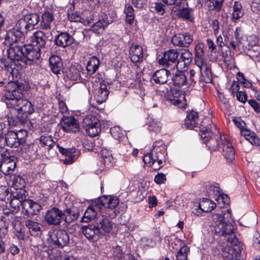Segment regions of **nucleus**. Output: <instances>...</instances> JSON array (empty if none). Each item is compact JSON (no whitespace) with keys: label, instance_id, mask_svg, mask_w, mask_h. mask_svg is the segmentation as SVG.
<instances>
[{"label":"nucleus","instance_id":"f257e3e1","mask_svg":"<svg viewBox=\"0 0 260 260\" xmlns=\"http://www.w3.org/2000/svg\"><path fill=\"white\" fill-rule=\"evenodd\" d=\"M24 85L18 82H10L5 87V93L2 100L8 108L15 109L23 114H31L34 112L31 103L22 99Z\"/></svg>","mask_w":260,"mask_h":260},{"label":"nucleus","instance_id":"f03ea898","mask_svg":"<svg viewBox=\"0 0 260 260\" xmlns=\"http://www.w3.org/2000/svg\"><path fill=\"white\" fill-rule=\"evenodd\" d=\"M230 217L231 213L229 210L214 214L212 218L215 224L214 231L216 234L223 236L228 243L236 245L238 240L234 235L233 225L228 220Z\"/></svg>","mask_w":260,"mask_h":260},{"label":"nucleus","instance_id":"7ed1b4c3","mask_svg":"<svg viewBox=\"0 0 260 260\" xmlns=\"http://www.w3.org/2000/svg\"><path fill=\"white\" fill-rule=\"evenodd\" d=\"M118 200L114 197L110 196H104L99 198L94 203H92L85 211L82 221L88 222L94 219L97 214V211H101L103 208L114 209L118 204Z\"/></svg>","mask_w":260,"mask_h":260},{"label":"nucleus","instance_id":"20e7f679","mask_svg":"<svg viewBox=\"0 0 260 260\" xmlns=\"http://www.w3.org/2000/svg\"><path fill=\"white\" fill-rule=\"evenodd\" d=\"M204 48L203 43H199L195 47L194 62L200 69L201 77L200 81L211 83L212 81V74L210 65L207 63L204 58Z\"/></svg>","mask_w":260,"mask_h":260},{"label":"nucleus","instance_id":"39448f33","mask_svg":"<svg viewBox=\"0 0 260 260\" xmlns=\"http://www.w3.org/2000/svg\"><path fill=\"white\" fill-rule=\"evenodd\" d=\"M166 152V146L162 142H155L151 152L144 156L143 161L148 166H152L154 170L159 169L162 167V159Z\"/></svg>","mask_w":260,"mask_h":260},{"label":"nucleus","instance_id":"423d86ee","mask_svg":"<svg viewBox=\"0 0 260 260\" xmlns=\"http://www.w3.org/2000/svg\"><path fill=\"white\" fill-rule=\"evenodd\" d=\"M219 139H216L217 144L208 146L212 150L219 148L222 150L224 156L229 161H232L235 158V151L231 142L223 135H219Z\"/></svg>","mask_w":260,"mask_h":260},{"label":"nucleus","instance_id":"0eeeda50","mask_svg":"<svg viewBox=\"0 0 260 260\" xmlns=\"http://www.w3.org/2000/svg\"><path fill=\"white\" fill-rule=\"evenodd\" d=\"M82 125L88 135L91 137L99 135L101 132V123L95 115L89 113L83 119Z\"/></svg>","mask_w":260,"mask_h":260},{"label":"nucleus","instance_id":"6e6552de","mask_svg":"<svg viewBox=\"0 0 260 260\" xmlns=\"http://www.w3.org/2000/svg\"><path fill=\"white\" fill-rule=\"evenodd\" d=\"M179 53L175 49H170L166 52L158 60L159 64L170 68L171 70L178 69V65L181 62L178 60Z\"/></svg>","mask_w":260,"mask_h":260},{"label":"nucleus","instance_id":"1a4fd4ad","mask_svg":"<svg viewBox=\"0 0 260 260\" xmlns=\"http://www.w3.org/2000/svg\"><path fill=\"white\" fill-rule=\"evenodd\" d=\"M27 135V132L20 130L17 132L9 131L5 135V142L10 147L17 148L25 142L23 137Z\"/></svg>","mask_w":260,"mask_h":260},{"label":"nucleus","instance_id":"9d476101","mask_svg":"<svg viewBox=\"0 0 260 260\" xmlns=\"http://www.w3.org/2000/svg\"><path fill=\"white\" fill-rule=\"evenodd\" d=\"M25 30L24 28L21 29L18 27V22L16 27L7 32L5 36V41L4 43L6 45L12 44H22L23 43V31Z\"/></svg>","mask_w":260,"mask_h":260},{"label":"nucleus","instance_id":"9b49d317","mask_svg":"<svg viewBox=\"0 0 260 260\" xmlns=\"http://www.w3.org/2000/svg\"><path fill=\"white\" fill-rule=\"evenodd\" d=\"M23 64L19 63L22 67L31 64V62L39 58L41 55V48L31 44L24 45Z\"/></svg>","mask_w":260,"mask_h":260},{"label":"nucleus","instance_id":"f8f14e48","mask_svg":"<svg viewBox=\"0 0 260 260\" xmlns=\"http://www.w3.org/2000/svg\"><path fill=\"white\" fill-rule=\"evenodd\" d=\"M165 98L170 103L180 108H185V95L181 90L175 88H171L170 90L167 92Z\"/></svg>","mask_w":260,"mask_h":260},{"label":"nucleus","instance_id":"ddd939ff","mask_svg":"<svg viewBox=\"0 0 260 260\" xmlns=\"http://www.w3.org/2000/svg\"><path fill=\"white\" fill-rule=\"evenodd\" d=\"M52 39L50 31L45 32L43 30L36 31L31 37L32 42L41 49L46 48L47 44L50 42Z\"/></svg>","mask_w":260,"mask_h":260},{"label":"nucleus","instance_id":"4468645a","mask_svg":"<svg viewBox=\"0 0 260 260\" xmlns=\"http://www.w3.org/2000/svg\"><path fill=\"white\" fill-rule=\"evenodd\" d=\"M12 44L9 45L10 48L7 50L8 58L12 61H17L18 63L23 64L24 45Z\"/></svg>","mask_w":260,"mask_h":260},{"label":"nucleus","instance_id":"2eb2a0df","mask_svg":"<svg viewBox=\"0 0 260 260\" xmlns=\"http://www.w3.org/2000/svg\"><path fill=\"white\" fill-rule=\"evenodd\" d=\"M63 219V213L58 208L53 207L49 210L45 215V219L50 225H57Z\"/></svg>","mask_w":260,"mask_h":260},{"label":"nucleus","instance_id":"dca6fc26","mask_svg":"<svg viewBox=\"0 0 260 260\" xmlns=\"http://www.w3.org/2000/svg\"><path fill=\"white\" fill-rule=\"evenodd\" d=\"M50 238L51 242L59 248L66 246L70 241L68 234L62 230L53 232L51 235Z\"/></svg>","mask_w":260,"mask_h":260},{"label":"nucleus","instance_id":"f3484780","mask_svg":"<svg viewBox=\"0 0 260 260\" xmlns=\"http://www.w3.org/2000/svg\"><path fill=\"white\" fill-rule=\"evenodd\" d=\"M40 21V16L36 13L26 15L24 18L20 20L18 22V27L24 29L26 31L31 29Z\"/></svg>","mask_w":260,"mask_h":260},{"label":"nucleus","instance_id":"a211bd4d","mask_svg":"<svg viewBox=\"0 0 260 260\" xmlns=\"http://www.w3.org/2000/svg\"><path fill=\"white\" fill-rule=\"evenodd\" d=\"M63 130L67 133H76L79 131L78 122L72 116H64L61 118L60 122Z\"/></svg>","mask_w":260,"mask_h":260},{"label":"nucleus","instance_id":"6ab92c4d","mask_svg":"<svg viewBox=\"0 0 260 260\" xmlns=\"http://www.w3.org/2000/svg\"><path fill=\"white\" fill-rule=\"evenodd\" d=\"M81 231L84 236L91 241L98 240L100 236V232L96 224L83 225L81 228Z\"/></svg>","mask_w":260,"mask_h":260},{"label":"nucleus","instance_id":"aec40b11","mask_svg":"<svg viewBox=\"0 0 260 260\" xmlns=\"http://www.w3.org/2000/svg\"><path fill=\"white\" fill-rule=\"evenodd\" d=\"M16 157L14 156H8L0 160V171L5 175L11 174L16 168Z\"/></svg>","mask_w":260,"mask_h":260},{"label":"nucleus","instance_id":"412c9836","mask_svg":"<svg viewBox=\"0 0 260 260\" xmlns=\"http://www.w3.org/2000/svg\"><path fill=\"white\" fill-rule=\"evenodd\" d=\"M129 58L136 66L142 62L144 59L142 47L139 45H132L129 49Z\"/></svg>","mask_w":260,"mask_h":260},{"label":"nucleus","instance_id":"4be33fe9","mask_svg":"<svg viewBox=\"0 0 260 260\" xmlns=\"http://www.w3.org/2000/svg\"><path fill=\"white\" fill-rule=\"evenodd\" d=\"M41 209L40 205L30 200L25 199L22 202V212L25 215L30 216L37 214Z\"/></svg>","mask_w":260,"mask_h":260},{"label":"nucleus","instance_id":"5701e85b","mask_svg":"<svg viewBox=\"0 0 260 260\" xmlns=\"http://www.w3.org/2000/svg\"><path fill=\"white\" fill-rule=\"evenodd\" d=\"M240 252L239 247L237 245L227 246L222 248L221 255L223 258L226 260L236 259Z\"/></svg>","mask_w":260,"mask_h":260},{"label":"nucleus","instance_id":"b1692460","mask_svg":"<svg viewBox=\"0 0 260 260\" xmlns=\"http://www.w3.org/2000/svg\"><path fill=\"white\" fill-rule=\"evenodd\" d=\"M55 44L60 47L66 48L71 45L74 39L71 35L67 32H60L55 38Z\"/></svg>","mask_w":260,"mask_h":260},{"label":"nucleus","instance_id":"393cba45","mask_svg":"<svg viewBox=\"0 0 260 260\" xmlns=\"http://www.w3.org/2000/svg\"><path fill=\"white\" fill-rule=\"evenodd\" d=\"M57 147L60 153L66 155L67 157L63 159V162L65 164H71L76 159H77L79 155V151L75 150L73 149H67L60 147L58 144H57Z\"/></svg>","mask_w":260,"mask_h":260},{"label":"nucleus","instance_id":"a878e982","mask_svg":"<svg viewBox=\"0 0 260 260\" xmlns=\"http://www.w3.org/2000/svg\"><path fill=\"white\" fill-rule=\"evenodd\" d=\"M108 25L107 15L102 13L99 17V20L91 26V30L96 34H102Z\"/></svg>","mask_w":260,"mask_h":260},{"label":"nucleus","instance_id":"bb28decb","mask_svg":"<svg viewBox=\"0 0 260 260\" xmlns=\"http://www.w3.org/2000/svg\"><path fill=\"white\" fill-rule=\"evenodd\" d=\"M170 74V71L162 69L157 70L154 73L152 76L151 80L156 84H163L167 82Z\"/></svg>","mask_w":260,"mask_h":260},{"label":"nucleus","instance_id":"cd10ccee","mask_svg":"<svg viewBox=\"0 0 260 260\" xmlns=\"http://www.w3.org/2000/svg\"><path fill=\"white\" fill-rule=\"evenodd\" d=\"M96 225L99 229L100 235L109 233L113 229L112 221L108 218H103L100 219Z\"/></svg>","mask_w":260,"mask_h":260},{"label":"nucleus","instance_id":"c85d7f7f","mask_svg":"<svg viewBox=\"0 0 260 260\" xmlns=\"http://www.w3.org/2000/svg\"><path fill=\"white\" fill-rule=\"evenodd\" d=\"M108 95L107 84L105 83H100V86L97 89L94 95L96 102L100 104L102 103L107 99Z\"/></svg>","mask_w":260,"mask_h":260},{"label":"nucleus","instance_id":"c756f323","mask_svg":"<svg viewBox=\"0 0 260 260\" xmlns=\"http://www.w3.org/2000/svg\"><path fill=\"white\" fill-rule=\"evenodd\" d=\"M23 194L24 190H20L12 197L10 205L14 210H18L20 205L22 206V202L25 199V196Z\"/></svg>","mask_w":260,"mask_h":260},{"label":"nucleus","instance_id":"7c9ffc66","mask_svg":"<svg viewBox=\"0 0 260 260\" xmlns=\"http://www.w3.org/2000/svg\"><path fill=\"white\" fill-rule=\"evenodd\" d=\"M49 64L51 71L55 74H58L61 71L62 63L61 58L57 55H52L49 58Z\"/></svg>","mask_w":260,"mask_h":260},{"label":"nucleus","instance_id":"2f4dec72","mask_svg":"<svg viewBox=\"0 0 260 260\" xmlns=\"http://www.w3.org/2000/svg\"><path fill=\"white\" fill-rule=\"evenodd\" d=\"M54 19V15L52 13L48 11L45 12L42 15V20L40 23L41 28L45 30L50 29Z\"/></svg>","mask_w":260,"mask_h":260},{"label":"nucleus","instance_id":"473e14b6","mask_svg":"<svg viewBox=\"0 0 260 260\" xmlns=\"http://www.w3.org/2000/svg\"><path fill=\"white\" fill-rule=\"evenodd\" d=\"M240 133L241 136H243L252 145L257 146L260 148V138L257 137L254 132L248 129H242Z\"/></svg>","mask_w":260,"mask_h":260},{"label":"nucleus","instance_id":"72a5a7b5","mask_svg":"<svg viewBox=\"0 0 260 260\" xmlns=\"http://www.w3.org/2000/svg\"><path fill=\"white\" fill-rule=\"evenodd\" d=\"M63 213V219L68 223H71L76 220L79 217V212L75 208H67Z\"/></svg>","mask_w":260,"mask_h":260},{"label":"nucleus","instance_id":"f704fd0d","mask_svg":"<svg viewBox=\"0 0 260 260\" xmlns=\"http://www.w3.org/2000/svg\"><path fill=\"white\" fill-rule=\"evenodd\" d=\"M173 84L177 87H181L187 83L186 76L183 71H178L172 77Z\"/></svg>","mask_w":260,"mask_h":260},{"label":"nucleus","instance_id":"c9c22d12","mask_svg":"<svg viewBox=\"0 0 260 260\" xmlns=\"http://www.w3.org/2000/svg\"><path fill=\"white\" fill-rule=\"evenodd\" d=\"M198 113L194 111L188 113L185 121L186 127L189 129H193L197 126L198 120Z\"/></svg>","mask_w":260,"mask_h":260},{"label":"nucleus","instance_id":"e433bc0d","mask_svg":"<svg viewBox=\"0 0 260 260\" xmlns=\"http://www.w3.org/2000/svg\"><path fill=\"white\" fill-rule=\"evenodd\" d=\"M82 71L83 68L80 65L72 66L70 68L67 76L71 80L80 81L81 80V73Z\"/></svg>","mask_w":260,"mask_h":260},{"label":"nucleus","instance_id":"4c0bfd02","mask_svg":"<svg viewBox=\"0 0 260 260\" xmlns=\"http://www.w3.org/2000/svg\"><path fill=\"white\" fill-rule=\"evenodd\" d=\"M24 224L32 236L37 235L41 231L42 224L35 220L27 219L25 221Z\"/></svg>","mask_w":260,"mask_h":260},{"label":"nucleus","instance_id":"58836bf2","mask_svg":"<svg viewBox=\"0 0 260 260\" xmlns=\"http://www.w3.org/2000/svg\"><path fill=\"white\" fill-rule=\"evenodd\" d=\"M39 140L40 145L48 150H50L55 146V142L51 135H42Z\"/></svg>","mask_w":260,"mask_h":260},{"label":"nucleus","instance_id":"ea45409f","mask_svg":"<svg viewBox=\"0 0 260 260\" xmlns=\"http://www.w3.org/2000/svg\"><path fill=\"white\" fill-rule=\"evenodd\" d=\"M216 206L214 202L207 198H202L199 204V208L204 212L211 211Z\"/></svg>","mask_w":260,"mask_h":260},{"label":"nucleus","instance_id":"a19ab883","mask_svg":"<svg viewBox=\"0 0 260 260\" xmlns=\"http://www.w3.org/2000/svg\"><path fill=\"white\" fill-rule=\"evenodd\" d=\"M213 128H214V130L219 133V131L217 129L216 125L214 124L211 126L210 128H207L206 127H202L200 129V135L204 141V142L206 143L208 141H209L211 137V135H213V133L212 132V129Z\"/></svg>","mask_w":260,"mask_h":260},{"label":"nucleus","instance_id":"79ce46f5","mask_svg":"<svg viewBox=\"0 0 260 260\" xmlns=\"http://www.w3.org/2000/svg\"><path fill=\"white\" fill-rule=\"evenodd\" d=\"M100 61L99 59L95 56H92L88 61L86 70L89 75L93 74L99 69Z\"/></svg>","mask_w":260,"mask_h":260},{"label":"nucleus","instance_id":"37998d69","mask_svg":"<svg viewBox=\"0 0 260 260\" xmlns=\"http://www.w3.org/2000/svg\"><path fill=\"white\" fill-rule=\"evenodd\" d=\"M113 255L115 260H136L134 256L130 253L124 255L120 247L115 249Z\"/></svg>","mask_w":260,"mask_h":260},{"label":"nucleus","instance_id":"c03bdc74","mask_svg":"<svg viewBox=\"0 0 260 260\" xmlns=\"http://www.w3.org/2000/svg\"><path fill=\"white\" fill-rule=\"evenodd\" d=\"M68 18L71 21L79 22L85 25L89 24L90 20L88 19H84L77 12L72 13H68Z\"/></svg>","mask_w":260,"mask_h":260},{"label":"nucleus","instance_id":"a18cd8bd","mask_svg":"<svg viewBox=\"0 0 260 260\" xmlns=\"http://www.w3.org/2000/svg\"><path fill=\"white\" fill-rule=\"evenodd\" d=\"M144 81L137 80L132 84L133 88L135 89V92L142 97L145 95V90L144 87Z\"/></svg>","mask_w":260,"mask_h":260},{"label":"nucleus","instance_id":"49530a36","mask_svg":"<svg viewBox=\"0 0 260 260\" xmlns=\"http://www.w3.org/2000/svg\"><path fill=\"white\" fill-rule=\"evenodd\" d=\"M179 15L183 19L193 21L194 17L192 15V10L190 8H183L179 10Z\"/></svg>","mask_w":260,"mask_h":260},{"label":"nucleus","instance_id":"de8ad7c7","mask_svg":"<svg viewBox=\"0 0 260 260\" xmlns=\"http://www.w3.org/2000/svg\"><path fill=\"white\" fill-rule=\"evenodd\" d=\"M249 56L253 59L260 62V46H252L249 50Z\"/></svg>","mask_w":260,"mask_h":260},{"label":"nucleus","instance_id":"09e8293b","mask_svg":"<svg viewBox=\"0 0 260 260\" xmlns=\"http://www.w3.org/2000/svg\"><path fill=\"white\" fill-rule=\"evenodd\" d=\"M189 251V248L186 245L182 246L176 255L177 260H187V254Z\"/></svg>","mask_w":260,"mask_h":260},{"label":"nucleus","instance_id":"8fccbe9b","mask_svg":"<svg viewBox=\"0 0 260 260\" xmlns=\"http://www.w3.org/2000/svg\"><path fill=\"white\" fill-rule=\"evenodd\" d=\"M6 217H3L0 219V239L5 237L8 233V228L9 224L6 222Z\"/></svg>","mask_w":260,"mask_h":260},{"label":"nucleus","instance_id":"3c124183","mask_svg":"<svg viewBox=\"0 0 260 260\" xmlns=\"http://www.w3.org/2000/svg\"><path fill=\"white\" fill-rule=\"evenodd\" d=\"M180 58L185 66L189 64L192 59V53L188 50H184L181 52Z\"/></svg>","mask_w":260,"mask_h":260},{"label":"nucleus","instance_id":"603ef678","mask_svg":"<svg viewBox=\"0 0 260 260\" xmlns=\"http://www.w3.org/2000/svg\"><path fill=\"white\" fill-rule=\"evenodd\" d=\"M124 12L126 15V22L129 24L132 23L134 19L133 8L130 5L128 6L125 9Z\"/></svg>","mask_w":260,"mask_h":260},{"label":"nucleus","instance_id":"864d4df0","mask_svg":"<svg viewBox=\"0 0 260 260\" xmlns=\"http://www.w3.org/2000/svg\"><path fill=\"white\" fill-rule=\"evenodd\" d=\"M148 128L150 131L159 132L161 129L160 123L157 120H151L148 124Z\"/></svg>","mask_w":260,"mask_h":260},{"label":"nucleus","instance_id":"5fc2aeb1","mask_svg":"<svg viewBox=\"0 0 260 260\" xmlns=\"http://www.w3.org/2000/svg\"><path fill=\"white\" fill-rule=\"evenodd\" d=\"M172 43L175 46L183 47L185 46V44L183 41V35L179 34L178 35H174L171 40Z\"/></svg>","mask_w":260,"mask_h":260},{"label":"nucleus","instance_id":"6e6d98bb","mask_svg":"<svg viewBox=\"0 0 260 260\" xmlns=\"http://www.w3.org/2000/svg\"><path fill=\"white\" fill-rule=\"evenodd\" d=\"M224 0H209V7L211 9H214L217 11L221 10Z\"/></svg>","mask_w":260,"mask_h":260},{"label":"nucleus","instance_id":"4d7b16f0","mask_svg":"<svg viewBox=\"0 0 260 260\" xmlns=\"http://www.w3.org/2000/svg\"><path fill=\"white\" fill-rule=\"evenodd\" d=\"M13 184L16 187L19 189H22L25 186L26 182L25 180L20 176H17L14 178Z\"/></svg>","mask_w":260,"mask_h":260},{"label":"nucleus","instance_id":"13d9d810","mask_svg":"<svg viewBox=\"0 0 260 260\" xmlns=\"http://www.w3.org/2000/svg\"><path fill=\"white\" fill-rule=\"evenodd\" d=\"M162 1L167 5H176L177 6H180L185 2V0H162Z\"/></svg>","mask_w":260,"mask_h":260},{"label":"nucleus","instance_id":"bf43d9fd","mask_svg":"<svg viewBox=\"0 0 260 260\" xmlns=\"http://www.w3.org/2000/svg\"><path fill=\"white\" fill-rule=\"evenodd\" d=\"M251 8L253 12L260 15V0H253L251 4Z\"/></svg>","mask_w":260,"mask_h":260},{"label":"nucleus","instance_id":"052dcab7","mask_svg":"<svg viewBox=\"0 0 260 260\" xmlns=\"http://www.w3.org/2000/svg\"><path fill=\"white\" fill-rule=\"evenodd\" d=\"M216 200L218 203H222L223 205L228 204L230 202L229 198L225 194H219Z\"/></svg>","mask_w":260,"mask_h":260},{"label":"nucleus","instance_id":"680f3d73","mask_svg":"<svg viewBox=\"0 0 260 260\" xmlns=\"http://www.w3.org/2000/svg\"><path fill=\"white\" fill-rule=\"evenodd\" d=\"M114 159L112 156L102 158L101 161L106 168H109L112 166Z\"/></svg>","mask_w":260,"mask_h":260},{"label":"nucleus","instance_id":"e2e57ef3","mask_svg":"<svg viewBox=\"0 0 260 260\" xmlns=\"http://www.w3.org/2000/svg\"><path fill=\"white\" fill-rule=\"evenodd\" d=\"M2 213L4 214L6 216H9L10 215L11 219L12 220H14L15 219L14 215L13 214L14 211L12 209H10L9 208H8L7 207L5 208H3L1 209Z\"/></svg>","mask_w":260,"mask_h":260},{"label":"nucleus","instance_id":"0e129e2a","mask_svg":"<svg viewBox=\"0 0 260 260\" xmlns=\"http://www.w3.org/2000/svg\"><path fill=\"white\" fill-rule=\"evenodd\" d=\"M236 95L237 99L239 101L244 103L247 101V94L245 92L238 91L236 93Z\"/></svg>","mask_w":260,"mask_h":260},{"label":"nucleus","instance_id":"69168bd1","mask_svg":"<svg viewBox=\"0 0 260 260\" xmlns=\"http://www.w3.org/2000/svg\"><path fill=\"white\" fill-rule=\"evenodd\" d=\"M248 104L254 109L255 112H260V105L254 100H249L248 101Z\"/></svg>","mask_w":260,"mask_h":260},{"label":"nucleus","instance_id":"338daca9","mask_svg":"<svg viewBox=\"0 0 260 260\" xmlns=\"http://www.w3.org/2000/svg\"><path fill=\"white\" fill-rule=\"evenodd\" d=\"M223 61L228 67L231 68L234 65V59L231 55H225L223 56Z\"/></svg>","mask_w":260,"mask_h":260},{"label":"nucleus","instance_id":"774afa93","mask_svg":"<svg viewBox=\"0 0 260 260\" xmlns=\"http://www.w3.org/2000/svg\"><path fill=\"white\" fill-rule=\"evenodd\" d=\"M166 180V177L163 173H158L155 177L154 181L157 184H161Z\"/></svg>","mask_w":260,"mask_h":260}]
</instances>
